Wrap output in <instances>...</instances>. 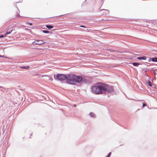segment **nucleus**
Returning a JSON list of instances; mask_svg holds the SVG:
<instances>
[{"mask_svg": "<svg viewBox=\"0 0 157 157\" xmlns=\"http://www.w3.org/2000/svg\"><path fill=\"white\" fill-rule=\"evenodd\" d=\"M69 78L67 79V83L69 84L75 85L77 83L82 82V77L80 75H77L73 74L69 75Z\"/></svg>", "mask_w": 157, "mask_h": 157, "instance_id": "f257e3e1", "label": "nucleus"}, {"mask_svg": "<svg viewBox=\"0 0 157 157\" xmlns=\"http://www.w3.org/2000/svg\"><path fill=\"white\" fill-rule=\"evenodd\" d=\"M102 83L98 82L96 85L92 86L91 88L92 92L95 94H100L102 93Z\"/></svg>", "mask_w": 157, "mask_h": 157, "instance_id": "f03ea898", "label": "nucleus"}, {"mask_svg": "<svg viewBox=\"0 0 157 157\" xmlns=\"http://www.w3.org/2000/svg\"><path fill=\"white\" fill-rule=\"evenodd\" d=\"M102 92L105 93H112L114 92L113 86L102 83Z\"/></svg>", "mask_w": 157, "mask_h": 157, "instance_id": "7ed1b4c3", "label": "nucleus"}, {"mask_svg": "<svg viewBox=\"0 0 157 157\" xmlns=\"http://www.w3.org/2000/svg\"><path fill=\"white\" fill-rule=\"evenodd\" d=\"M70 74L67 75L64 74H57L56 75H54V79L56 80H58L60 81L66 79L67 82V79L69 78L68 75Z\"/></svg>", "mask_w": 157, "mask_h": 157, "instance_id": "20e7f679", "label": "nucleus"}, {"mask_svg": "<svg viewBox=\"0 0 157 157\" xmlns=\"http://www.w3.org/2000/svg\"><path fill=\"white\" fill-rule=\"evenodd\" d=\"M45 43L42 40H36L33 42L32 44L34 45H41Z\"/></svg>", "mask_w": 157, "mask_h": 157, "instance_id": "39448f33", "label": "nucleus"}, {"mask_svg": "<svg viewBox=\"0 0 157 157\" xmlns=\"http://www.w3.org/2000/svg\"><path fill=\"white\" fill-rule=\"evenodd\" d=\"M82 82H83L84 83H87L88 82V81L86 79V78L84 76H82Z\"/></svg>", "mask_w": 157, "mask_h": 157, "instance_id": "423d86ee", "label": "nucleus"}, {"mask_svg": "<svg viewBox=\"0 0 157 157\" xmlns=\"http://www.w3.org/2000/svg\"><path fill=\"white\" fill-rule=\"evenodd\" d=\"M148 57L145 56H143L141 57H138L137 58V59L139 60H146L147 58Z\"/></svg>", "mask_w": 157, "mask_h": 157, "instance_id": "0eeeda50", "label": "nucleus"}, {"mask_svg": "<svg viewBox=\"0 0 157 157\" xmlns=\"http://www.w3.org/2000/svg\"><path fill=\"white\" fill-rule=\"evenodd\" d=\"M150 59L152 61L155 62H157V57H153L150 58Z\"/></svg>", "mask_w": 157, "mask_h": 157, "instance_id": "6e6552de", "label": "nucleus"}, {"mask_svg": "<svg viewBox=\"0 0 157 157\" xmlns=\"http://www.w3.org/2000/svg\"><path fill=\"white\" fill-rule=\"evenodd\" d=\"M132 64L134 66L137 67L139 65L141 64V63L137 62H133Z\"/></svg>", "mask_w": 157, "mask_h": 157, "instance_id": "1a4fd4ad", "label": "nucleus"}, {"mask_svg": "<svg viewBox=\"0 0 157 157\" xmlns=\"http://www.w3.org/2000/svg\"><path fill=\"white\" fill-rule=\"evenodd\" d=\"M46 28H48L49 29H50L53 28L54 26L53 25H45Z\"/></svg>", "mask_w": 157, "mask_h": 157, "instance_id": "9d476101", "label": "nucleus"}, {"mask_svg": "<svg viewBox=\"0 0 157 157\" xmlns=\"http://www.w3.org/2000/svg\"><path fill=\"white\" fill-rule=\"evenodd\" d=\"M151 71H152L153 72V73L154 74V79H156V78H155V77L156 75L157 74H156V72H155V70L153 69H151ZM155 70L157 71V69H155Z\"/></svg>", "mask_w": 157, "mask_h": 157, "instance_id": "9b49d317", "label": "nucleus"}, {"mask_svg": "<svg viewBox=\"0 0 157 157\" xmlns=\"http://www.w3.org/2000/svg\"><path fill=\"white\" fill-rule=\"evenodd\" d=\"M19 67L21 69H28L29 68V66H20Z\"/></svg>", "mask_w": 157, "mask_h": 157, "instance_id": "f8f14e48", "label": "nucleus"}, {"mask_svg": "<svg viewBox=\"0 0 157 157\" xmlns=\"http://www.w3.org/2000/svg\"><path fill=\"white\" fill-rule=\"evenodd\" d=\"M43 33H52V32L48 30H42Z\"/></svg>", "mask_w": 157, "mask_h": 157, "instance_id": "ddd939ff", "label": "nucleus"}, {"mask_svg": "<svg viewBox=\"0 0 157 157\" xmlns=\"http://www.w3.org/2000/svg\"><path fill=\"white\" fill-rule=\"evenodd\" d=\"M89 115L92 117H95V115L94 113L92 112H91L89 113Z\"/></svg>", "mask_w": 157, "mask_h": 157, "instance_id": "4468645a", "label": "nucleus"}, {"mask_svg": "<svg viewBox=\"0 0 157 157\" xmlns=\"http://www.w3.org/2000/svg\"><path fill=\"white\" fill-rule=\"evenodd\" d=\"M13 30V29H12L11 30V31H8V30L7 31V32H6V35H8L10 34L12 32V31Z\"/></svg>", "mask_w": 157, "mask_h": 157, "instance_id": "2eb2a0df", "label": "nucleus"}, {"mask_svg": "<svg viewBox=\"0 0 157 157\" xmlns=\"http://www.w3.org/2000/svg\"><path fill=\"white\" fill-rule=\"evenodd\" d=\"M108 51H110L111 52H117V51H115V50H113L112 49H108Z\"/></svg>", "mask_w": 157, "mask_h": 157, "instance_id": "dca6fc26", "label": "nucleus"}, {"mask_svg": "<svg viewBox=\"0 0 157 157\" xmlns=\"http://www.w3.org/2000/svg\"><path fill=\"white\" fill-rule=\"evenodd\" d=\"M147 84L150 86H152V84L151 82L149 81H148L147 82Z\"/></svg>", "mask_w": 157, "mask_h": 157, "instance_id": "f3484780", "label": "nucleus"}, {"mask_svg": "<svg viewBox=\"0 0 157 157\" xmlns=\"http://www.w3.org/2000/svg\"><path fill=\"white\" fill-rule=\"evenodd\" d=\"M111 152H109L106 157H110L111 156Z\"/></svg>", "mask_w": 157, "mask_h": 157, "instance_id": "a211bd4d", "label": "nucleus"}, {"mask_svg": "<svg viewBox=\"0 0 157 157\" xmlns=\"http://www.w3.org/2000/svg\"><path fill=\"white\" fill-rule=\"evenodd\" d=\"M17 17H22L21 16H20L19 13H17Z\"/></svg>", "mask_w": 157, "mask_h": 157, "instance_id": "6ab92c4d", "label": "nucleus"}, {"mask_svg": "<svg viewBox=\"0 0 157 157\" xmlns=\"http://www.w3.org/2000/svg\"><path fill=\"white\" fill-rule=\"evenodd\" d=\"M27 24H29V25H33V24L31 23H29V22H27Z\"/></svg>", "mask_w": 157, "mask_h": 157, "instance_id": "aec40b11", "label": "nucleus"}, {"mask_svg": "<svg viewBox=\"0 0 157 157\" xmlns=\"http://www.w3.org/2000/svg\"><path fill=\"white\" fill-rule=\"evenodd\" d=\"M146 103H143V107L146 106Z\"/></svg>", "mask_w": 157, "mask_h": 157, "instance_id": "412c9836", "label": "nucleus"}, {"mask_svg": "<svg viewBox=\"0 0 157 157\" xmlns=\"http://www.w3.org/2000/svg\"><path fill=\"white\" fill-rule=\"evenodd\" d=\"M5 35H0V38H2V37H4L5 36Z\"/></svg>", "mask_w": 157, "mask_h": 157, "instance_id": "4be33fe9", "label": "nucleus"}, {"mask_svg": "<svg viewBox=\"0 0 157 157\" xmlns=\"http://www.w3.org/2000/svg\"><path fill=\"white\" fill-rule=\"evenodd\" d=\"M2 132H3V134L4 133V132H5L4 128H2Z\"/></svg>", "mask_w": 157, "mask_h": 157, "instance_id": "5701e85b", "label": "nucleus"}, {"mask_svg": "<svg viewBox=\"0 0 157 157\" xmlns=\"http://www.w3.org/2000/svg\"><path fill=\"white\" fill-rule=\"evenodd\" d=\"M80 26L81 27H84V28H85L86 27L85 26L83 25H81Z\"/></svg>", "mask_w": 157, "mask_h": 157, "instance_id": "b1692460", "label": "nucleus"}, {"mask_svg": "<svg viewBox=\"0 0 157 157\" xmlns=\"http://www.w3.org/2000/svg\"><path fill=\"white\" fill-rule=\"evenodd\" d=\"M102 10H106V11H107V12L108 13H109V10H105V9H103Z\"/></svg>", "mask_w": 157, "mask_h": 157, "instance_id": "393cba45", "label": "nucleus"}, {"mask_svg": "<svg viewBox=\"0 0 157 157\" xmlns=\"http://www.w3.org/2000/svg\"><path fill=\"white\" fill-rule=\"evenodd\" d=\"M0 57L2 58H4V56H2L0 55Z\"/></svg>", "mask_w": 157, "mask_h": 157, "instance_id": "a878e982", "label": "nucleus"}, {"mask_svg": "<svg viewBox=\"0 0 157 157\" xmlns=\"http://www.w3.org/2000/svg\"><path fill=\"white\" fill-rule=\"evenodd\" d=\"M146 72H147V70H146L144 71V72H143L144 74H145V73H146Z\"/></svg>", "mask_w": 157, "mask_h": 157, "instance_id": "bb28decb", "label": "nucleus"}, {"mask_svg": "<svg viewBox=\"0 0 157 157\" xmlns=\"http://www.w3.org/2000/svg\"><path fill=\"white\" fill-rule=\"evenodd\" d=\"M4 58H8V57H6V56H4Z\"/></svg>", "mask_w": 157, "mask_h": 157, "instance_id": "cd10ccee", "label": "nucleus"}, {"mask_svg": "<svg viewBox=\"0 0 157 157\" xmlns=\"http://www.w3.org/2000/svg\"><path fill=\"white\" fill-rule=\"evenodd\" d=\"M17 8L18 9V11H19V12H20V11H19V10H18V7H17Z\"/></svg>", "mask_w": 157, "mask_h": 157, "instance_id": "c85d7f7f", "label": "nucleus"}, {"mask_svg": "<svg viewBox=\"0 0 157 157\" xmlns=\"http://www.w3.org/2000/svg\"><path fill=\"white\" fill-rule=\"evenodd\" d=\"M62 15H60V16H57L56 17H60V16H62Z\"/></svg>", "mask_w": 157, "mask_h": 157, "instance_id": "c756f323", "label": "nucleus"}, {"mask_svg": "<svg viewBox=\"0 0 157 157\" xmlns=\"http://www.w3.org/2000/svg\"><path fill=\"white\" fill-rule=\"evenodd\" d=\"M74 106H75V107H76V105H74Z\"/></svg>", "mask_w": 157, "mask_h": 157, "instance_id": "7c9ffc66", "label": "nucleus"}, {"mask_svg": "<svg viewBox=\"0 0 157 157\" xmlns=\"http://www.w3.org/2000/svg\"><path fill=\"white\" fill-rule=\"evenodd\" d=\"M0 88H2V87H1V86H0Z\"/></svg>", "mask_w": 157, "mask_h": 157, "instance_id": "2f4dec72", "label": "nucleus"}, {"mask_svg": "<svg viewBox=\"0 0 157 157\" xmlns=\"http://www.w3.org/2000/svg\"><path fill=\"white\" fill-rule=\"evenodd\" d=\"M148 61H149V62H150V60H149Z\"/></svg>", "mask_w": 157, "mask_h": 157, "instance_id": "473e14b6", "label": "nucleus"}]
</instances>
